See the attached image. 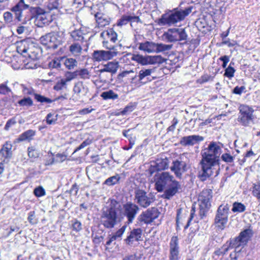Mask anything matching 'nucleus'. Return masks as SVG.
I'll use <instances>...</instances> for the list:
<instances>
[{
	"label": "nucleus",
	"instance_id": "16",
	"mask_svg": "<svg viewBox=\"0 0 260 260\" xmlns=\"http://www.w3.org/2000/svg\"><path fill=\"white\" fill-rule=\"evenodd\" d=\"M212 189L206 188L202 190L199 196L198 202L200 207L210 208L211 201L213 197Z\"/></svg>",
	"mask_w": 260,
	"mask_h": 260
},
{
	"label": "nucleus",
	"instance_id": "26",
	"mask_svg": "<svg viewBox=\"0 0 260 260\" xmlns=\"http://www.w3.org/2000/svg\"><path fill=\"white\" fill-rule=\"evenodd\" d=\"M73 91L79 96H83L86 95L88 92V88L82 83H78L75 85Z\"/></svg>",
	"mask_w": 260,
	"mask_h": 260
},
{
	"label": "nucleus",
	"instance_id": "59",
	"mask_svg": "<svg viewBox=\"0 0 260 260\" xmlns=\"http://www.w3.org/2000/svg\"><path fill=\"white\" fill-rule=\"evenodd\" d=\"M5 20L7 23H10L13 20V15L11 12H6L4 14Z\"/></svg>",
	"mask_w": 260,
	"mask_h": 260
},
{
	"label": "nucleus",
	"instance_id": "49",
	"mask_svg": "<svg viewBox=\"0 0 260 260\" xmlns=\"http://www.w3.org/2000/svg\"><path fill=\"white\" fill-rule=\"evenodd\" d=\"M134 110V106L132 105H128L126 106L124 109L122 110L120 112L116 113L115 115L117 116L122 115H126L128 113L132 112Z\"/></svg>",
	"mask_w": 260,
	"mask_h": 260
},
{
	"label": "nucleus",
	"instance_id": "30",
	"mask_svg": "<svg viewBox=\"0 0 260 260\" xmlns=\"http://www.w3.org/2000/svg\"><path fill=\"white\" fill-rule=\"evenodd\" d=\"M69 50L73 55L77 56L80 55L82 48L78 43H74L70 45Z\"/></svg>",
	"mask_w": 260,
	"mask_h": 260
},
{
	"label": "nucleus",
	"instance_id": "50",
	"mask_svg": "<svg viewBox=\"0 0 260 260\" xmlns=\"http://www.w3.org/2000/svg\"><path fill=\"white\" fill-rule=\"evenodd\" d=\"M252 193L254 196L260 199V181L254 185Z\"/></svg>",
	"mask_w": 260,
	"mask_h": 260
},
{
	"label": "nucleus",
	"instance_id": "6",
	"mask_svg": "<svg viewBox=\"0 0 260 260\" xmlns=\"http://www.w3.org/2000/svg\"><path fill=\"white\" fill-rule=\"evenodd\" d=\"M252 229L248 228L240 232L239 235L230 240V246L235 249V251H240L245 246L253 236Z\"/></svg>",
	"mask_w": 260,
	"mask_h": 260
},
{
	"label": "nucleus",
	"instance_id": "34",
	"mask_svg": "<svg viewBox=\"0 0 260 260\" xmlns=\"http://www.w3.org/2000/svg\"><path fill=\"white\" fill-rule=\"evenodd\" d=\"M230 248H232V247L230 246V241H229L221 248L215 250L214 253L217 256H223L229 251Z\"/></svg>",
	"mask_w": 260,
	"mask_h": 260
},
{
	"label": "nucleus",
	"instance_id": "43",
	"mask_svg": "<svg viewBox=\"0 0 260 260\" xmlns=\"http://www.w3.org/2000/svg\"><path fill=\"white\" fill-rule=\"evenodd\" d=\"M231 64L232 62H231L229 66L225 69L224 74V76L229 78V79H231L234 77V73L236 71L235 69L231 66Z\"/></svg>",
	"mask_w": 260,
	"mask_h": 260
},
{
	"label": "nucleus",
	"instance_id": "25",
	"mask_svg": "<svg viewBox=\"0 0 260 260\" xmlns=\"http://www.w3.org/2000/svg\"><path fill=\"white\" fill-rule=\"evenodd\" d=\"M155 43L153 42L146 41L141 43L138 47L140 50L148 53L155 52Z\"/></svg>",
	"mask_w": 260,
	"mask_h": 260
},
{
	"label": "nucleus",
	"instance_id": "39",
	"mask_svg": "<svg viewBox=\"0 0 260 260\" xmlns=\"http://www.w3.org/2000/svg\"><path fill=\"white\" fill-rule=\"evenodd\" d=\"M77 61L75 59L72 58H67L64 61L66 67L69 70H72L77 66Z\"/></svg>",
	"mask_w": 260,
	"mask_h": 260
},
{
	"label": "nucleus",
	"instance_id": "28",
	"mask_svg": "<svg viewBox=\"0 0 260 260\" xmlns=\"http://www.w3.org/2000/svg\"><path fill=\"white\" fill-rule=\"evenodd\" d=\"M96 23L98 27H104L109 25L110 21L103 14L101 13H96L95 15Z\"/></svg>",
	"mask_w": 260,
	"mask_h": 260
},
{
	"label": "nucleus",
	"instance_id": "51",
	"mask_svg": "<svg viewBox=\"0 0 260 260\" xmlns=\"http://www.w3.org/2000/svg\"><path fill=\"white\" fill-rule=\"evenodd\" d=\"M20 87H21L22 92L24 94H34V90L33 89L30 87V86H26L24 84H21Z\"/></svg>",
	"mask_w": 260,
	"mask_h": 260
},
{
	"label": "nucleus",
	"instance_id": "33",
	"mask_svg": "<svg viewBox=\"0 0 260 260\" xmlns=\"http://www.w3.org/2000/svg\"><path fill=\"white\" fill-rule=\"evenodd\" d=\"M120 179V177L119 174H116L114 176L110 177L107 179L103 184L106 185L108 186H113L116 184H117Z\"/></svg>",
	"mask_w": 260,
	"mask_h": 260
},
{
	"label": "nucleus",
	"instance_id": "55",
	"mask_svg": "<svg viewBox=\"0 0 260 260\" xmlns=\"http://www.w3.org/2000/svg\"><path fill=\"white\" fill-rule=\"evenodd\" d=\"M56 116H54V114L49 113L46 116V122L48 124H52L55 123L57 120Z\"/></svg>",
	"mask_w": 260,
	"mask_h": 260
},
{
	"label": "nucleus",
	"instance_id": "58",
	"mask_svg": "<svg viewBox=\"0 0 260 260\" xmlns=\"http://www.w3.org/2000/svg\"><path fill=\"white\" fill-rule=\"evenodd\" d=\"M72 228L73 230L76 232L81 231L82 230L81 223L79 221L75 220V221L73 223Z\"/></svg>",
	"mask_w": 260,
	"mask_h": 260
},
{
	"label": "nucleus",
	"instance_id": "42",
	"mask_svg": "<svg viewBox=\"0 0 260 260\" xmlns=\"http://www.w3.org/2000/svg\"><path fill=\"white\" fill-rule=\"evenodd\" d=\"M99 78L101 81L104 83L109 82V81L111 80V78L112 77V74L111 73H102L99 72Z\"/></svg>",
	"mask_w": 260,
	"mask_h": 260
},
{
	"label": "nucleus",
	"instance_id": "36",
	"mask_svg": "<svg viewBox=\"0 0 260 260\" xmlns=\"http://www.w3.org/2000/svg\"><path fill=\"white\" fill-rule=\"evenodd\" d=\"M172 45L155 43V52L159 53L170 50L172 48Z\"/></svg>",
	"mask_w": 260,
	"mask_h": 260
},
{
	"label": "nucleus",
	"instance_id": "20",
	"mask_svg": "<svg viewBox=\"0 0 260 260\" xmlns=\"http://www.w3.org/2000/svg\"><path fill=\"white\" fill-rule=\"evenodd\" d=\"M12 145L9 142H7L0 150V160L4 163L9 161L12 156Z\"/></svg>",
	"mask_w": 260,
	"mask_h": 260
},
{
	"label": "nucleus",
	"instance_id": "35",
	"mask_svg": "<svg viewBox=\"0 0 260 260\" xmlns=\"http://www.w3.org/2000/svg\"><path fill=\"white\" fill-rule=\"evenodd\" d=\"M76 71L77 77H79L82 79H89L91 77V73L87 69L84 68Z\"/></svg>",
	"mask_w": 260,
	"mask_h": 260
},
{
	"label": "nucleus",
	"instance_id": "21",
	"mask_svg": "<svg viewBox=\"0 0 260 260\" xmlns=\"http://www.w3.org/2000/svg\"><path fill=\"white\" fill-rule=\"evenodd\" d=\"M43 12L42 10H37V14L35 19V23L37 26L43 27L44 25H48L51 22L49 15Z\"/></svg>",
	"mask_w": 260,
	"mask_h": 260
},
{
	"label": "nucleus",
	"instance_id": "11",
	"mask_svg": "<svg viewBox=\"0 0 260 260\" xmlns=\"http://www.w3.org/2000/svg\"><path fill=\"white\" fill-rule=\"evenodd\" d=\"M41 43L48 48L55 49L62 44L61 38L55 32L46 34L40 38Z\"/></svg>",
	"mask_w": 260,
	"mask_h": 260
},
{
	"label": "nucleus",
	"instance_id": "22",
	"mask_svg": "<svg viewBox=\"0 0 260 260\" xmlns=\"http://www.w3.org/2000/svg\"><path fill=\"white\" fill-rule=\"evenodd\" d=\"M204 137L199 135L184 136L181 138L180 144L183 146H193L196 143L203 141Z\"/></svg>",
	"mask_w": 260,
	"mask_h": 260
},
{
	"label": "nucleus",
	"instance_id": "40",
	"mask_svg": "<svg viewBox=\"0 0 260 260\" xmlns=\"http://www.w3.org/2000/svg\"><path fill=\"white\" fill-rule=\"evenodd\" d=\"M109 73H111V74H114L116 73L119 66L118 61H113L108 62L107 63Z\"/></svg>",
	"mask_w": 260,
	"mask_h": 260
},
{
	"label": "nucleus",
	"instance_id": "57",
	"mask_svg": "<svg viewBox=\"0 0 260 260\" xmlns=\"http://www.w3.org/2000/svg\"><path fill=\"white\" fill-rule=\"evenodd\" d=\"M222 159L226 162H232L234 160V157L228 153H224L221 156Z\"/></svg>",
	"mask_w": 260,
	"mask_h": 260
},
{
	"label": "nucleus",
	"instance_id": "44",
	"mask_svg": "<svg viewBox=\"0 0 260 260\" xmlns=\"http://www.w3.org/2000/svg\"><path fill=\"white\" fill-rule=\"evenodd\" d=\"M34 95L35 96V99L39 102L47 103H51L52 102V100H51L50 99L46 98L39 94L34 93Z\"/></svg>",
	"mask_w": 260,
	"mask_h": 260
},
{
	"label": "nucleus",
	"instance_id": "63",
	"mask_svg": "<svg viewBox=\"0 0 260 260\" xmlns=\"http://www.w3.org/2000/svg\"><path fill=\"white\" fill-rule=\"evenodd\" d=\"M15 123L16 120L15 118H13L9 120L5 126V129L7 131L9 130L10 127H11L12 125H14Z\"/></svg>",
	"mask_w": 260,
	"mask_h": 260
},
{
	"label": "nucleus",
	"instance_id": "41",
	"mask_svg": "<svg viewBox=\"0 0 260 260\" xmlns=\"http://www.w3.org/2000/svg\"><path fill=\"white\" fill-rule=\"evenodd\" d=\"M67 157V156L64 154L57 153L55 159L52 158L50 162H48L46 165H52L54 162H62L66 159Z\"/></svg>",
	"mask_w": 260,
	"mask_h": 260
},
{
	"label": "nucleus",
	"instance_id": "14",
	"mask_svg": "<svg viewBox=\"0 0 260 260\" xmlns=\"http://www.w3.org/2000/svg\"><path fill=\"white\" fill-rule=\"evenodd\" d=\"M131 59L142 66L160 63L162 62V58L159 55L143 56L140 54H133Z\"/></svg>",
	"mask_w": 260,
	"mask_h": 260
},
{
	"label": "nucleus",
	"instance_id": "12",
	"mask_svg": "<svg viewBox=\"0 0 260 260\" xmlns=\"http://www.w3.org/2000/svg\"><path fill=\"white\" fill-rule=\"evenodd\" d=\"M122 214L127 219L128 223H132L140 210L139 206L132 202H128L121 206Z\"/></svg>",
	"mask_w": 260,
	"mask_h": 260
},
{
	"label": "nucleus",
	"instance_id": "15",
	"mask_svg": "<svg viewBox=\"0 0 260 260\" xmlns=\"http://www.w3.org/2000/svg\"><path fill=\"white\" fill-rule=\"evenodd\" d=\"M159 215L158 209L155 207H152L143 212L139 216L138 220L140 222L146 224L150 223L157 218Z\"/></svg>",
	"mask_w": 260,
	"mask_h": 260
},
{
	"label": "nucleus",
	"instance_id": "62",
	"mask_svg": "<svg viewBox=\"0 0 260 260\" xmlns=\"http://www.w3.org/2000/svg\"><path fill=\"white\" fill-rule=\"evenodd\" d=\"M92 237H93V242L96 244H99L104 239V237L102 236H98L95 235V236L92 234Z\"/></svg>",
	"mask_w": 260,
	"mask_h": 260
},
{
	"label": "nucleus",
	"instance_id": "17",
	"mask_svg": "<svg viewBox=\"0 0 260 260\" xmlns=\"http://www.w3.org/2000/svg\"><path fill=\"white\" fill-rule=\"evenodd\" d=\"M170 169L175 174L176 177L180 179L182 174L187 170V164L181 159H176L173 161Z\"/></svg>",
	"mask_w": 260,
	"mask_h": 260
},
{
	"label": "nucleus",
	"instance_id": "13",
	"mask_svg": "<svg viewBox=\"0 0 260 260\" xmlns=\"http://www.w3.org/2000/svg\"><path fill=\"white\" fill-rule=\"evenodd\" d=\"M253 110L247 106L243 105L240 107V115L238 120L240 122L242 125L248 126L253 122L254 116Z\"/></svg>",
	"mask_w": 260,
	"mask_h": 260
},
{
	"label": "nucleus",
	"instance_id": "8",
	"mask_svg": "<svg viewBox=\"0 0 260 260\" xmlns=\"http://www.w3.org/2000/svg\"><path fill=\"white\" fill-rule=\"evenodd\" d=\"M187 37L185 28L181 27L169 28L162 35L163 39L170 43L185 41Z\"/></svg>",
	"mask_w": 260,
	"mask_h": 260
},
{
	"label": "nucleus",
	"instance_id": "54",
	"mask_svg": "<svg viewBox=\"0 0 260 260\" xmlns=\"http://www.w3.org/2000/svg\"><path fill=\"white\" fill-rule=\"evenodd\" d=\"M34 193L36 197H40L45 194V191L42 187L39 186L34 189Z\"/></svg>",
	"mask_w": 260,
	"mask_h": 260
},
{
	"label": "nucleus",
	"instance_id": "1",
	"mask_svg": "<svg viewBox=\"0 0 260 260\" xmlns=\"http://www.w3.org/2000/svg\"><path fill=\"white\" fill-rule=\"evenodd\" d=\"M221 153L220 147L214 142L210 143L208 147L205 149L202 153L201 161L202 169L199 172L198 177L204 181L215 173L216 175L219 170V155Z\"/></svg>",
	"mask_w": 260,
	"mask_h": 260
},
{
	"label": "nucleus",
	"instance_id": "53",
	"mask_svg": "<svg viewBox=\"0 0 260 260\" xmlns=\"http://www.w3.org/2000/svg\"><path fill=\"white\" fill-rule=\"evenodd\" d=\"M129 22V15H123L117 22L118 26H122Z\"/></svg>",
	"mask_w": 260,
	"mask_h": 260
},
{
	"label": "nucleus",
	"instance_id": "60",
	"mask_svg": "<svg viewBox=\"0 0 260 260\" xmlns=\"http://www.w3.org/2000/svg\"><path fill=\"white\" fill-rule=\"evenodd\" d=\"M219 59L223 62L222 64V67L223 68H226L227 64L230 61L229 56H228L227 55H224V56H221L219 58Z\"/></svg>",
	"mask_w": 260,
	"mask_h": 260
},
{
	"label": "nucleus",
	"instance_id": "47",
	"mask_svg": "<svg viewBox=\"0 0 260 260\" xmlns=\"http://www.w3.org/2000/svg\"><path fill=\"white\" fill-rule=\"evenodd\" d=\"M67 82L63 79H61L58 81L56 84L54 86L53 89L55 90L58 91L66 88Z\"/></svg>",
	"mask_w": 260,
	"mask_h": 260
},
{
	"label": "nucleus",
	"instance_id": "2",
	"mask_svg": "<svg viewBox=\"0 0 260 260\" xmlns=\"http://www.w3.org/2000/svg\"><path fill=\"white\" fill-rule=\"evenodd\" d=\"M155 189L158 192L164 190L162 198L170 200L181 189L179 182L175 180L173 176L169 172H162L158 175L155 183Z\"/></svg>",
	"mask_w": 260,
	"mask_h": 260
},
{
	"label": "nucleus",
	"instance_id": "56",
	"mask_svg": "<svg viewBox=\"0 0 260 260\" xmlns=\"http://www.w3.org/2000/svg\"><path fill=\"white\" fill-rule=\"evenodd\" d=\"M60 61L58 59H54L48 64L50 68H59L60 67Z\"/></svg>",
	"mask_w": 260,
	"mask_h": 260
},
{
	"label": "nucleus",
	"instance_id": "19",
	"mask_svg": "<svg viewBox=\"0 0 260 260\" xmlns=\"http://www.w3.org/2000/svg\"><path fill=\"white\" fill-rule=\"evenodd\" d=\"M179 252L178 237L173 236L170 243L169 260H178Z\"/></svg>",
	"mask_w": 260,
	"mask_h": 260
},
{
	"label": "nucleus",
	"instance_id": "31",
	"mask_svg": "<svg viewBox=\"0 0 260 260\" xmlns=\"http://www.w3.org/2000/svg\"><path fill=\"white\" fill-rule=\"evenodd\" d=\"M84 34L81 29H77L72 31L71 32V36L74 41L83 42L84 39Z\"/></svg>",
	"mask_w": 260,
	"mask_h": 260
},
{
	"label": "nucleus",
	"instance_id": "24",
	"mask_svg": "<svg viewBox=\"0 0 260 260\" xmlns=\"http://www.w3.org/2000/svg\"><path fill=\"white\" fill-rule=\"evenodd\" d=\"M142 230L140 229H135L129 233V235L124 240L126 244L131 245L135 241L140 240L142 236Z\"/></svg>",
	"mask_w": 260,
	"mask_h": 260
},
{
	"label": "nucleus",
	"instance_id": "9",
	"mask_svg": "<svg viewBox=\"0 0 260 260\" xmlns=\"http://www.w3.org/2000/svg\"><path fill=\"white\" fill-rule=\"evenodd\" d=\"M135 201L140 206L147 208L155 201V197L143 189H137L135 191Z\"/></svg>",
	"mask_w": 260,
	"mask_h": 260
},
{
	"label": "nucleus",
	"instance_id": "64",
	"mask_svg": "<svg viewBox=\"0 0 260 260\" xmlns=\"http://www.w3.org/2000/svg\"><path fill=\"white\" fill-rule=\"evenodd\" d=\"M10 91V89L5 84L0 85V93L6 94Z\"/></svg>",
	"mask_w": 260,
	"mask_h": 260
},
{
	"label": "nucleus",
	"instance_id": "52",
	"mask_svg": "<svg viewBox=\"0 0 260 260\" xmlns=\"http://www.w3.org/2000/svg\"><path fill=\"white\" fill-rule=\"evenodd\" d=\"M126 229V226H122L120 229H119L115 233H113V235L118 240L121 239V237L124 233Z\"/></svg>",
	"mask_w": 260,
	"mask_h": 260
},
{
	"label": "nucleus",
	"instance_id": "38",
	"mask_svg": "<svg viewBox=\"0 0 260 260\" xmlns=\"http://www.w3.org/2000/svg\"><path fill=\"white\" fill-rule=\"evenodd\" d=\"M246 210L245 206L239 202H235L233 203L232 211L233 212H243Z\"/></svg>",
	"mask_w": 260,
	"mask_h": 260
},
{
	"label": "nucleus",
	"instance_id": "46",
	"mask_svg": "<svg viewBox=\"0 0 260 260\" xmlns=\"http://www.w3.org/2000/svg\"><path fill=\"white\" fill-rule=\"evenodd\" d=\"M18 104L21 106L29 107L33 105V102L30 98L28 97L20 100Z\"/></svg>",
	"mask_w": 260,
	"mask_h": 260
},
{
	"label": "nucleus",
	"instance_id": "27",
	"mask_svg": "<svg viewBox=\"0 0 260 260\" xmlns=\"http://www.w3.org/2000/svg\"><path fill=\"white\" fill-rule=\"evenodd\" d=\"M36 135V131L32 129L27 130L21 134L17 139V141H27L30 142L33 139Z\"/></svg>",
	"mask_w": 260,
	"mask_h": 260
},
{
	"label": "nucleus",
	"instance_id": "7",
	"mask_svg": "<svg viewBox=\"0 0 260 260\" xmlns=\"http://www.w3.org/2000/svg\"><path fill=\"white\" fill-rule=\"evenodd\" d=\"M230 206L228 204L220 205L216 212L214 218V224L216 227L220 230H223L228 221Z\"/></svg>",
	"mask_w": 260,
	"mask_h": 260
},
{
	"label": "nucleus",
	"instance_id": "48",
	"mask_svg": "<svg viewBox=\"0 0 260 260\" xmlns=\"http://www.w3.org/2000/svg\"><path fill=\"white\" fill-rule=\"evenodd\" d=\"M28 155L31 158H38L39 156V153L35 147H30L28 148Z\"/></svg>",
	"mask_w": 260,
	"mask_h": 260
},
{
	"label": "nucleus",
	"instance_id": "45",
	"mask_svg": "<svg viewBox=\"0 0 260 260\" xmlns=\"http://www.w3.org/2000/svg\"><path fill=\"white\" fill-rule=\"evenodd\" d=\"M65 79H63L64 80H66V82H69L75 78H77V71H75L74 72H67L65 74Z\"/></svg>",
	"mask_w": 260,
	"mask_h": 260
},
{
	"label": "nucleus",
	"instance_id": "32",
	"mask_svg": "<svg viewBox=\"0 0 260 260\" xmlns=\"http://www.w3.org/2000/svg\"><path fill=\"white\" fill-rule=\"evenodd\" d=\"M101 96L104 100H116L118 98V95L115 93L112 90H109L102 92Z\"/></svg>",
	"mask_w": 260,
	"mask_h": 260
},
{
	"label": "nucleus",
	"instance_id": "23",
	"mask_svg": "<svg viewBox=\"0 0 260 260\" xmlns=\"http://www.w3.org/2000/svg\"><path fill=\"white\" fill-rule=\"evenodd\" d=\"M169 168V160L167 157L159 158L156 159L155 165H151L150 168V173L152 174L155 170L161 171Z\"/></svg>",
	"mask_w": 260,
	"mask_h": 260
},
{
	"label": "nucleus",
	"instance_id": "37",
	"mask_svg": "<svg viewBox=\"0 0 260 260\" xmlns=\"http://www.w3.org/2000/svg\"><path fill=\"white\" fill-rule=\"evenodd\" d=\"M28 8V5L25 4L24 2V0H20L19 2L17 3V12H20L18 14H17V20H20V17L21 15V11L23 10L27 9Z\"/></svg>",
	"mask_w": 260,
	"mask_h": 260
},
{
	"label": "nucleus",
	"instance_id": "61",
	"mask_svg": "<svg viewBox=\"0 0 260 260\" xmlns=\"http://www.w3.org/2000/svg\"><path fill=\"white\" fill-rule=\"evenodd\" d=\"M28 220L32 224H35L37 222V220L35 218V211H30L29 213Z\"/></svg>",
	"mask_w": 260,
	"mask_h": 260
},
{
	"label": "nucleus",
	"instance_id": "18",
	"mask_svg": "<svg viewBox=\"0 0 260 260\" xmlns=\"http://www.w3.org/2000/svg\"><path fill=\"white\" fill-rule=\"evenodd\" d=\"M117 55V52L111 51L95 50L92 54L94 61L100 62L107 61Z\"/></svg>",
	"mask_w": 260,
	"mask_h": 260
},
{
	"label": "nucleus",
	"instance_id": "29",
	"mask_svg": "<svg viewBox=\"0 0 260 260\" xmlns=\"http://www.w3.org/2000/svg\"><path fill=\"white\" fill-rule=\"evenodd\" d=\"M101 37L105 39L106 37L113 43H115L117 40V35L113 28H110L106 31H103L101 34Z\"/></svg>",
	"mask_w": 260,
	"mask_h": 260
},
{
	"label": "nucleus",
	"instance_id": "10",
	"mask_svg": "<svg viewBox=\"0 0 260 260\" xmlns=\"http://www.w3.org/2000/svg\"><path fill=\"white\" fill-rule=\"evenodd\" d=\"M155 72V68H142L139 71L138 75H135L132 77L131 83L134 85L145 84L149 80V77Z\"/></svg>",
	"mask_w": 260,
	"mask_h": 260
},
{
	"label": "nucleus",
	"instance_id": "4",
	"mask_svg": "<svg viewBox=\"0 0 260 260\" xmlns=\"http://www.w3.org/2000/svg\"><path fill=\"white\" fill-rule=\"evenodd\" d=\"M192 7L188 6L184 9H174L161 16L159 22L162 25H172L185 19L191 12Z\"/></svg>",
	"mask_w": 260,
	"mask_h": 260
},
{
	"label": "nucleus",
	"instance_id": "3",
	"mask_svg": "<svg viewBox=\"0 0 260 260\" xmlns=\"http://www.w3.org/2000/svg\"><path fill=\"white\" fill-rule=\"evenodd\" d=\"M122 211L120 203L115 199L110 200L109 204L103 208L100 216V222L104 228L111 229L117 224L118 216L117 212Z\"/></svg>",
	"mask_w": 260,
	"mask_h": 260
},
{
	"label": "nucleus",
	"instance_id": "5",
	"mask_svg": "<svg viewBox=\"0 0 260 260\" xmlns=\"http://www.w3.org/2000/svg\"><path fill=\"white\" fill-rule=\"evenodd\" d=\"M28 49V44L27 40L24 39L19 41H17V62H22L23 63V64L20 65L17 69L32 68L29 65V59L27 58V57H29V54L27 52Z\"/></svg>",
	"mask_w": 260,
	"mask_h": 260
}]
</instances>
